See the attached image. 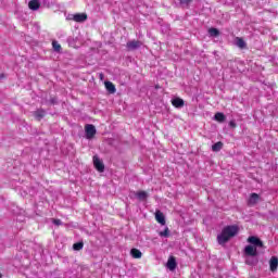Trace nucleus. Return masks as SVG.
Here are the masks:
<instances>
[{"mask_svg":"<svg viewBox=\"0 0 278 278\" xmlns=\"http://www.w3.org/2000/svg\"><path fill=\"white\" fill-rule=\"evenodd\" d=\"M137 199H139V201H147V198L149 197V194L147 193V191H138L136 193Z\"/></svg>","mask_w":278,"mask_h":278,"instance_id":"nucleus-16","label":"nucleus"},{"mask_svg":"<svg viewBox=\"0 0 278 278\" xmlns=\"http://www.w3.org/2000/svg\"><path fill=\"white\" fill-rule=\"evenodd\" d=\"M208 34L212 38H216V36H218L220 34V31H218V29H216V28H210Z\"/></svg>","mask_w":278,"mask_h":278,"instance_id":"nucleus-20","label":"nucleus"},{"mask_svg":"<svg viewBox=\"0 0 278 278\" xmlns=\"http://www.w3.org/2000/svg\"><path fill=\"white\" fill-rule=\"evenodd\" d=\"M247 264H251V263H249V261H247Z\"/></svg>","mask_w":278,"mask_h":278,"instance_id":"nucleus-27","label":"nucleus"},{"mask_svg":"<svg viewBox=\"0 0 278 278\" xmlns=\"http://www.w3.org/2000/svg\"><path fill=\"white\" fill-rule=\"evenodd\" d=\"M35 116L38 118V121H40V118H43V116H45V111H42V110L36 111Z\"/></svg>","mask_w":278,"mask_h":278,"instance_id":"nucleus-22","label":"nucleus"},{"mask_svg":"<svg viewBox=\"0 0 278 278\" xmlns=\"http://www.w3.org/2000/svg\"><path fill=\"white\" fill-rule=\"evenodd\" d=\"M172 105H174V108H184V99L181 98L172 99Z\"/></svg>","mask_w":278,"mask_h":278,"instance_id":"nucleus-14","label":"nucleus"},{"mask_svg":"<svg viewBox=\"0 0 278 278\" xmlns=\"http://www.w3.org/2000/svg\"><path fill=\"white\" fill-rule=\"evenodd\" d=\"M244 254L249 255L250 257H255L257 256V248H255L254 245H247L244 248Z\"/></svg>","mask_w":278,"mask_h":278,"instance_id":"nucleus-4","label":"nucleus"},{"mask_svg":"<svg viewBox=\"0 0 278 278\" xmlns=\"http://www.w3.org/2000/svg\"><path fill=\"white\" fill-rule=\"evenodd\" d=\"M85 134L87 140H92V138H94V136L97 135V128L94 127V125L88 124L85 126Z\"/></svg>","mask_w":278,"mask_h":278,"instance_id":"nucleus-2","label":"nucleus"},{"mask_svg":"<svg viewBox=\"0 0 278 278\" xmlns=\"http://www.w3.org/2000/svg\"><path fill=\"white\" fill-rule=\"evenodd\" d=\"M168 233H169L168 228H165V230L161 231L159 236H161V238H168Z\"/></svg>","mask_w":278,"mask_h":278,"instance_id":"nucleus-24","label":"nucleus"},{"mask_svg":"<svg viewBox=\"0 0 278 278\" xmlns=\"http://www.w3.org/2000/svg\"><path fill=\"white\" fill-rule=\"evenodd\" d=\"M29 10L36 11L40 9V2L38 0H31L28 3Z\"/></svg>","mask_w":278,"mask_h":278,"instance_id":"nucleus-13","label":"nucleus"},{"mask_svg":"<svg viewBox=\"0 0 278 278\" xmlns=\"http://www.w3.org/2000/svg\"><path fill=\"white\" fill-rule=\"evenodd\" d=\"M220 149H223V142H220V141H218L212 146V151H214L215 153H218V151H220Z\"/></svg>","mask_w":278,"mask_h":278,"instance_id":"nucleus-19","label":"nucleus"},{"mask_svg":"<svg viewBox=\"0 0 278 278\" xmlns=\"http://www.w3.org/2000/svg\"><path fill=\"white\" fill-rule=\"evenodd\" d=\"M53 224L56 225L58 227H60V225H62V220L53 219Z\"/></svg>","mask_w":278,"mask_h":278,"instance_id":"nucleus-25","label":"nucleus"},{"mask_svg":"<svg viewBox=\"0 0 278 278\" xmlns=\"http://www.w3.org/2000/svg\"><path fill=\"white\" fill-rule=\"evenodd\" d=\"M238 231H240V228L236 225L224 227L222 232L217 236L218 244H227L231 238L238 236Z\"/></svg>","mask_w":278,"mask_h":278,"instance_id":"nucleus-1","label":"nucleus"},{"mask_svg":"<svg viewBox=\"0 0 278 278\" xmlns=\"http://www.w3.org/2000/svg\"><path fill=\"white\" fill-rule=\"evenodd\" d=\"M229 125H230L231 127H236V122L231 121V122L229 123Z\"/></svg>","mask_w":278,"mask_h":278,"instance_id":"nucleus-26","label":"nucleus"},{"mask_svg":"<svg viewBox=\"0 0 278 278\" xmlns=\"http://www.w3.org/2000/svg\"><path fill=\"white\" fill-rule=\"evenodd\" d=\"M214 119L217 121V123H225V114L218 112L215 114Z\"/></svg>","mask_w":278,"mask_h":278,"instance_id":"nucleus-18","label":"nucleus"},{"mask_svg":"<svg viewBox=\"0 0 278 278\" xmlns=\"http://www.w3.org/2000/svg\"><path fill=\"white\" fill-rule=\"evenodd\" d=\"M167 268H168V270H175V268H177V261H175V257L170 256L168 258Z\"/></svg>","mask_w":278,"mask_h":278,"instance_id":"nucleus-10","label":"nucleus"},{"mask_svg":"<svg viewBox=\"0 0 278 278\" xmlns=\"http://www.w3.org/2000/svg\"><path fill=\"white\" fill-rule=\"evenodd\" d=\"M235 45H237L239 49H244V47H247V42H244V40L240 37L235 39Z\"/></svg>","mask_w":278,"mask_h":278,"instance_id":"nucleus-17","label":"nucleus"},{"mask_svg":"<svg viewBox=\"0 0 278 278\" xmlns=\"http://www.w3.org/2000/svg\"><path fill=\"white\" fill-rule=\"evenodd\" d=\"M269 268H270L271 273H275V270H277V268H278V257L277 256H273L270 258Z\"/></svg>","mask_w":278,"mask_h":278,"instance_id":"nucleus-8","label":"nucleus"},{"mask_svg":"<svg viewBox=\"0 0 278 278\" xmlns=\"http://www.w3.org/2000/svg\"><path fill=\"white\" fill-rule=\"evenodd\" d=\"M140 47H142V42H140L138 40H132V41L127 42V49H129L130 51L140 49Z\"/></svg>","mask_w":278,"mask_h":278,"instance_id":"nucleus-6","label":"nucleus"},{"mask_svg":"<svg viewBox=\"0 0 278 278\" xmlns=\"http://www.w3.org/2000/svg\"><path fill=\"white\" fill-rule=\"evenodd\" d=\"M52 47L54 51H61L62 49V46L58 41H53Z\"/></svg>","mask_w":278,"mask_h":278,"instance_id":"nucleus-23","label":"nucleus"},{"mask_svg":"<svg viewBox=\"0 0 278 278\" xmlns=\"http://www.w3.org/2000/svg\"><path fill=\"white\" fill-rule=\"evenodd\" d=\"M155 219L160 223V225H166V218L164 217V213L156 211L155 212Z\"/></svg>","mask_w":278,"mask_h":278,"instance_id":"nucleus-9","label":"nucleus"},{"mask_svg":"<svg viewBox=\"0 0 278 278\" xmlns=\"http://www.w3.org/2000/svg\"><path fill=\"white\" fill-rule=\"evenodd\" d=\"M260 202V195L257 193H252L249 199V205H256Z\"/></svg>","mask_w":278,"mask_h":278,"instance_id":"nucleus-11","label":"nucleus"},{"mask_svg":"<svg viewBox=\"0 0 278 278\" xmlns=\"http://www.w3.org/2000/svg\"><path fill=\"white\" fill-rule=\"evenodd\" d=\"M93 166L99 173H103L105 170V165L103 164V161L99 159V156H93Z\"/></svg>","mask_w":278,"mask_h":278,"instance_id":"nucleus-3","label":"nucleus"},{"mask_svg":"<svg viewBox=\"0 0 278 278\" xmlns=\"http://www.w3.org/2000/svg\"><path fill=\"white\" fill-rule=\"evenodd\" d=\"M88 15L86 13H77L73 15V21L76 23H84V21H87Z\"/></svg>","mask_w":278,"mask_h":278,"instance_id":"nucleus-7","label":"nucleus"},{"mask_svg":"<svg viewBox=\"0 0 278 278\" xmlns=\"http://www.w3.org/2000/svg\"><path fill=\"white\" fill-rule=\"evenodd\" d=\"M248 242L250 244H253V247H255L257 249V247L262 248L264 247V243L262 242V240H260V238L252 236L248 238Z\"/></svg>","mask_w":278,"mask_h":278,"instance_id":"nucleus-5","label":"nucleus"},{"mask_svg":"<svg viewBox=\"0 0 278 278\" xmlns=\"http://www.w3.org/2000/svg\"><path fill=\"white\" fill-rule=\"evenodd\" d=\"M74 251H81L84 249V242H77L73 245Z\"/></svg>","mask_w":278,"mask_h":278,"instance_id":"nucleus-21","label":"nucleus"},{"mask_svg":"<svg viewBox=\"0 0 278 278\" xmlns=\"http://www.w3.org/2000/svg\"><path fill=\"white\" fill-rule=\"evenodd\" d=\"M105 88L112 94H114V92H116V87L114 86V84H112V81H105Z\"/></svg>","mask_w":278,"mask_h":278,"instance_id":"nucleus-15","label":"nucleus"},{"mask_svg":"<svg viewBox=\"0 0 278 278\" xmlns=\"http://www.w3.org/2000/svg\"><path fill=\"white\" fill-rule=\"evenodd\" d=\"M130 255L134 257V260H140L142 257V252L136 248L130 250Z\"/></svg>","mask_w":278,"mask_h":278,"instance_id":"nucleus-12","label":"nucleus"}]
</instances>
